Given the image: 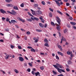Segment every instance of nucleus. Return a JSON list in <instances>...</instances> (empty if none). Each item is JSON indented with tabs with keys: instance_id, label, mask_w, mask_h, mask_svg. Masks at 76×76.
Listing matches in <instances>:
<instances>
[{
	"instance_id": "52",
	"label": "nucleus",
	"mask_w": 76,
	"mask_h": 76,
	"mask_svg": "<svg viewBox=\"0 0 76 76\" xmlns=\"http://www.w3.org/2000/svg\"><path fill=\"white\" fill-rule=\"evenodd\" d=\"M2 20L4 21V20H6V18H4V17H2Z\"/></svg>"
},
{
	"instance_id": "43",
	"label": "nucleus",
	"mask_w": 76,
	"mask_h": 76,
	"mask_svg": "<svg viewBox=\"0 0 76 76\" xmlns=\"http://www.w3.org/2000/svg\"><path fill=\"white\" fill-rule=\"evenodd\" d=\"M10 19L9 18H7L6 19V20L7 21V22H9V21L10 20Z\"/></svg>"
},
{
	"instance_id": "33",
	"label": "nucleus",
	"mask_w": 76,
	"mask_h": 76,
	"mask_svg": "<svg viewBox=\"0 0 76 76\" xmlns=\"http://www.w3.org/2000/svg\"><path fill=\"white\" fill-rule=\"evenodd\" d=\"M49 15L50 17H52V16H53V14H52V13L50 12L49 14Z\"/></svg>"
},
{
	"instance_id": "7",
	"label": "nucleus",
	"mask_w": 76,
	"mask_h": 76,
	"mask_svg": "<svg viewBox=\"0 0 76 76\" xmlns=\"http://www.w3.org/2000/svg\"><path fill=\"white\" fill-rule=\"evenodd\" d=\"M31 12H32V14H33V15H36V11H34V10L32 9H31Z\"/></svg>"
},
{
	"instance_id": "44",
	"label": "nucleus",
	"mask_w": 76,
	"mask_h": 76,
	"mask_svg": "<svg viewBox=\"0 0 76 76\" xmlns=\"http://www.w3.org/2000/svg\"><path fill=\"white\" fill-rule=\"evenodd\" d=\"M49 10L51 11V12H53V10L52 9H51V8H49Z\"/></svg>"
},
{
	"instance_id": "55",
	"label": "nucleus",
	"mask_w": 76,
	"mask_h": 76,
	"mask_svg": "<svg viewBox=\"0 0 76 76\" xmlns=\"http://www.w3.org/2000/svg\"><path fill=\"white\" fill-rule=\"evenodd\" d=\"M41 21L42 22V23H44V20L43 19H42V20H41Z\"/></svg>"
},
{
	"instance_id": "13",
	"label": "nucleus",
	"mask_w": 76,
	"mask_h": 76,
	"mask_svg": "<svg viewBox=\"0 0 76 76\" xmlns=\"http://www.w3.org/2000/svg\"><path fill=\"white\" fill-rule=\"evenodd\" d=\"M9 57V55L7 54V55L5 56V58L6 60H7Z\"/></svg>"
},
{
	"instance_id": "12",
	"label": "nucleus",
	"mask_w": 76,
	"mask_h": 76,
	"mask_svg": "<svg viewBox=\"0 0 76 76\" xmlns=\"http://www.w3.org/2000/svg\"><path fill=\"white\" fill-rule=\"evenodd\" d=\"M57 53L58 54H59V55H60L61 56H63V54L62 53H61L60 52L58 51L57 52Z\"/></svg>"
},
{
	"instance_id": "11",
	"label": "nucleus",
	"mask_w": 76,
	"mask_h": 76,
	"mask_svg": "<svg viewBox=\"0 0 76 76\" xmlns=\"http://www.w3.org/2000/svg\"><path fill=\"white\" fill-rule=\"evenodd\" d=\"M56 28H57V30H58V31H60V26L58 25L57 26Z\"/></svg>"
},
{
	"instance_id": "1",
	"label": "nucleus",
	"mask_w": 76,
	"mask_h": 76,
	"mask_svg": "<svg viewBox=\"0 0 76 76\" xmlns=\"http://www.w3.org/2000/svg\"><path fill=\"white\" fill-rule=\"evenodd\" d=\"M56 64L57 66H56V65H53V66L55 68V69H57V70L59 73H61V72H64V73L65 72V71H64L65 70L64 69H63V66L61 65H60V64L57 63H56ZM58 67H59L61 69Z\"/></svg>"
},
{
	"instance_id": "38",
	"label": "nucleus",
	"mask_w": 76,
	"mask_h": 76,
	"mask_svg": "<svg viewBox=\"0 0 76 76\" xmlns=\"http://www.w3.org/2000/svg\"><path fill=\"white\" fill-rule=\"evenodd\" d=\"M56 58L57 60H59V57H58V56L57 55L56 56Z\"/></svg>"
},
{
	"instance_id": "59",
	"label": "nucleus",
	"mask_w": 76,
	"mask_h": 76,
	"mask_svg": "<svg viewBox=\"0 0 76 76\" xmlns=\"http://www.w3.org/2000/svg\"><path fill=\"white\" fill-rule=\"evenodd\" d=\"M24 39L25 40H27V37H25L24 38Z\"/></svg>"
},
{
	"instance_id": "41",
	"label": "nucleus",
	"mask_w": 76,
	"mask_h": 76,
	"mask_svg": "<svg viewBox=\"0 0 76 76\" xmlns=\"http://www.w3.org/2000/svg\"><path fill=\"white\" fill-rule=\"evenodd\" d=\"M34 6H35V7H38V4H35L34 5Z\"/></svg>"
},
{
	"instance_id": "64",
	"label": "nucleus",
	"mask_w": 76,
	"mask_h": 76,
	"mask_svg": "<svg viewBox=\"0 0 76 76\" xmlns=\"http://www.w3.org/2000/svg\"><path fill=\"white\" fill-rule=\"evenodd\" d=\"M17 37L18 38H20V37H19V35H17Z\"/></svg>"
},
{
	"instance_id": "50",
	"label": "nucleus",
	"mask_w": 76,
	"mask_h": 76,
	"mask_svg": "<svg viewBox=\"0 0 76 76\" xmlns=\"http://www.w3.org/2000/svg\"><path fill=\"white\" fill-rule=\"evenodd\" d=\"M24 65L25 66L27 67V63H24Z\"/></svg>"
},
{
	"instance_id": "37",
	"label": "nucleus",
	"mask_w": 76,
	"mask_h": 76,
	"mask_svg": "<svg viewBox=\"0 0 76 76\" xmlns=\"http://www.w3.org/2000/svg\"><path fill=\"white\" fill-rule=\"evenodd\" d=\"M10 47H11V48H12V49H13V48H15V46H14L13 45H11L10 46Z\"/></svg>"
},
{
	"instance_id": "25",
	"label": "nucleus",
	"mask_w": 76,
	"mask_h": 76,
	"mask_svg": "<svg viewBox=\"0 0 76 76\" xmlns=\"http://www.w3.org/2000/svg\"><path fill=\"white\" fill-rule=\"evenodd\" d=\"M14 71L16 73H19V71L16 69H15Z\"/></svg>"
},
{
	"instance_id": "54",
	"label": "nucleus",
	"mask_w": 76,
	"mask_h": 76,
	"mask_svg": "<svg viewBox=\"0 0 76 76\" xmlns=\"http://www.w3.org/2000/svg\"><path fill=\"white\" fill-rule=\"evenodd\" d=\"M67 26L68 28H70V27H71V26H70V25L69 24H67Z\"/></svg>"
},
{
	"instance_id": "3",
	"label": "nucleus",
	"mask_w": 76,
	"mask_h": 76,
	"mask_svg": "<svg viewBox=\"0 0 76 76\" xmlns=\"http://www.w3.org/2000/svg\"><path fill=\"white\" fill-rule=\"evenodd\" d=\"M36 14L37 15H41L42 14V11L39 10H37L36 11Z\"/></svg>"
},
{
	"instance_id": "47",
	"label": "nucleus",
	"mask_w": 76,
	"mask_h": 76,
	"mask_svg": "<svg viewBox=\"0 0 76 76\" xmlns=\"http://www.w3.org/2000/svg\"><path fill=\"white\" fill-rule=\"evenodd\" d=\"M66 6H70V4H69V3H66Z\"/></svg>"
},
{
	"instance_id": "46",
	"label": "nucleus",
	"mask_w": 76,
	"mask_h": 76,
	"mask_svg": "<svg viewBox=\"0 0 76 76\" xmlns=\"http://www.w3.org/2000/svg\"><path fill=\"white\" fill-rule=\"evenodd\" d=\"M31 73L32 75H35V72H34V71H32L31 72Z\"/></svg>"
},
{
	"instance_id": "2",
	"label": "nucleus",
	"mask_w": 76,
	"mask_h": 76,
	"mask_svg": "<svg viewBox=\"0 0 76 76\" xmlns=\"http://www.w3.org/2000/svg\"><path fill=\"white\" fill-rule=\"evenodd\" d=\"M12 13L9 11H7V13H10V14H11V15H17V13L14 10H12Z\"/></svg>"
},
{
	"instance_id": "27",
	"label": "nucleus",
	"mask_w": 76,
	"mask_h": 76,
	"mask_svg": "<svg viewBox=\"0 0 76 76\" xmlns=\"http://www.w3.org/2000/svg\"><path fill=\"white\" fill-rule=\"evenodd\" d=\"M6 2H7V3H10L11 1H12V0H6Z\"/></svg>"
},
{
	"instance_id": "23",
	"label": "nucleus",
	"mask_w": 76,
	"mask_h": 76,
	"mask_svg": "<svg viewBox=\"0 0 76 76\" xmlns=\"http://www.w3.org/2000/svg\"><path fill=\"white\" fill-rule=\"evenodd\" d=\"M26 20L27 21H28V22H32V20H31V19L29 18L27 19Z\"/></svg>"
},
{
	"instance_id": "26",
	"label": "nucleus",
	"mask_w": 76,
	"mask_h": 76,
	"mask_svg": "<svg viewBox=\"0 0 76 76\" xmlns=\"http://www.w3.org/2000/svg\"><path fill=\"white\" fill-rule=\"evenodd\" d=\"M62 39L63 41H66V39L64 38L63 36H62Z\"/></svg>"
},
{
	"instance_id": "20",
	"label": "nucleus",
	"mask_w": 76,
	"mask_h": 76,
	"mask_svg": "<svg viewBox=\"0 0 76 76\" xmlns=\"http://www.w3.org/2000/svg\"><path fill=\"white\" fill-rule=\"evenodd\" d=\"M45 45L46 47H49V45H48V43H46L45 44Z\"/></svg>"
},
{
	"instance_id": "18",
	"label": "nucleus",
	"mask_w": 76,
	"mask_h": 76,
	"mask_svg": "<svg viewBox=\"0 0 76 76\" xmlns=\"http://www.w3.org/2000/svg\"><path fill=\"white\" fill-rule=\"evenodd\" d=\"M57 12L58 13H59L60 15H63V13H62V12H61L60 11L58 10L57 11Z\"/></svg>"
},
{
	"instance_id": "24",
	"label": "nucleus",
	"mask_w": 76,
	"mask_h": 76,
	"mask_svg": "<svg viewBox=\"0 0 76 76\" xmlns=\"http://www.w3.org/2000/svg\"><path fill=\"white\" fill-rule=\"evenodd\" d=\"M44 42H47V43H48V41L47 40V38H45L44 39Z\"/></svg>"
},
{
	"instance_id": "62",
	"label": "nucleus",
	"mask_w": 76,
	"mask_h": 76,
	"mask_svg": "<svg viewBox=\"0 0 76 76\" xmlns=\"http://www.w3.org/2000/svg\"><path fill=\"white\" fill-rule=\"evenodd\" d=\"M3 41H4V40H3V39L0 40V42H3Z\"/></svg>"
},
{
	"instance_id": "9",
	"label": "nucleus",
	"mask_w": 76,
	"mask_h": 76,
	"mask_svg": "<svg viewBox=\"0 0 76 76\" xmlns=\"http://www.w3.org/2000/svg\"><path fill=\"white\" fill-rule=\"evenodd\" d=\"M58 47L59 49H60V50L61 51H63V49H62V47L60 45H58Z\"/></svg>"
},
{
	"instance_id": "4",
	"label": "nucleus",
	"mask_w": 76,
	"mask_h": 76,
	"mask_svg": "<svg viewBox=\"0 0 76 76\" xmlns=\"http://www.w3.org/2000/svg\"><path fill=\"white\" fill-rule=\"evenodd\" d=\"M56 18L57 19V20H56L58 23L59 25H60V21H61V20H60V19L58 17H56Z\"/></svg>"
},
{
	"instance_id": "45",
	"label": "nucleus",
	"mask_w": 76,
	"mask_h": 76,
	"mask_svg": "<svg viewBox=\"0 0 76 76\" xmlns=\"http://www.w3.org/2000/svg\"><path fill=\"white\" fill-rule=\"evenodd\" d=\"M45 2H44V1H42V4L43 5H45Z\"/></svg>"
},
{
	"instance_id": "28",
	"label": "nucleus",
	"mask_w": 76,
	"mask_h": 76,
	"mask_svg": "<svg viewBox=\"0 0 76 76\" xmlns=\"http://www.w3.org/2000/svg\"><path fill=\"white\" fill-rule=\"evenodd\" d=\"M20 7H24V4L23 3H22L21 4H20Z\"/></svg>"
},
{
	"instance_id": "57",
	"label": "nucleus",
	"mask_w": 76,
	"mask_h": 76,
	"mask_svg": "<svg viewBox=\"0 0 76 76\" xmlns=\"http://www.w3.org/2000/svg\"><path fill=\"white\" fill-rule=\"evenodd\" d=\"M25 58H26V60H28V58H27L26 56H25Z\"/></svg>"
},
{
	"instance_id": "49",
	"label": "nucleus",
	"mask_w": 76,
	"mask_h": 76,
	"mask_svg": "<svg viewBox=\"0 0 76 76\" xmlns=\"http://www.w3.org/2000/svg\"><path fill=\"white\" fill-rule=\"evenodd\" d=\"M69 19H70V20H73V18H72V17H69Z\"/></svg>"
},
{
	"instance_id": "22",
	"label": "nucleus",
	"mask_w": 76,
	"mask_h": 76,
	"mask_svg": "<svg viewBox=\"0 0 76 76\" xmlns=\"http://www.w3.org/2000/svg\"><path fill=\"white\" fill-rule=\"evenodd\" d=\"M11 22H12V23H14V22H15V23H17V22L16 21V20H11Z\"/></svg>"
},
{
	"instance_id": "6",
	"label": "nucleus",
	"mask_w": 76,
	"mask_h": 76,
	"mask_svg": "<svg viewBox=\"0 0 76 76\" xmlns=\"http://www.w3.org/2000/svg\"><path fill=\"white\" fill-rule=\"evenodd\" d=\"M0 11L1 13H3V14H4V13H6V11H4V10L3 9H0Z\"/></svg>"
},
{
	"instance_id": "14",
	"label": "nucleus",
	"mask_w": 76,
	"mask_h": 76,
	"mask_svg": "<svg viewBox=\"0 0 76 76\" xmlns=\"http://www.w3.org/2000/svg\"><path fill=\"white\" fill-rule=\"evenodd\" d=\"M68 64H73V62L69 60L68 61Z\"/></svg>"
},
{
	"instance_id": "60",
	"label": "nucleus",
	"mask_w": 76,
	"mask_h": 76,
	"mask_svg": "<svg viewBox=\"0 0 76 76\" xmlns=\"http://www.w3.org/2000/svg\"><path fill=\"white\" fill-rule=\"evenodd\" d=\"M18 20H20V21H21V20H22V19L19 18H18Z\"/></svg>"
},
{
	"instance_id": "51",
	"label": "nucleus",
	"mask_w": 76,
	"mask_h": 76,
	"mask_svg": "<svg viewBox=\"0 0 76 76\" xmlns=\"http://www.w3.org/2000/svg\"><path fill=\"white\" fill-rule=\"evenodd\" d=\"M38 39H36V40L34 41V42H35V43H37L38 42Z\"/></svg>"
},
{
	"instance_id": "31",
	"label": "nucleus",
	"mask_w": 76,
	"mask_h": 76,
	"mask_svg": "<svg viewBox=\"0 0 76 76\" xmlns=\"http://www.w3.org/2000/svg\"><path fill=\"white\" fill-rule=\"evenodd\" d=\"M58 33H59V37L60 38H61V33L60 32H58Z\"/></svg>"
},
{
	"instance_id": "42",
	"label": "nucleus",
	"mask_w": 76,
	"mask_h": 76,
	"mask_svg": "<svg viewBox=\"0 0 76 76\" xmlns=\"http://www.w3.org/2000/svg\"><path fill=\"white\" fill-rule=\"evenodd\" d=\"M26 34H27V35H30V34H31V33H30V32L29 31L27 32Z\"/></svg>"
},
{
	"instance_id": "36",
	"label": "nucleus",
	"mask_w": 76,
	"mask_h": 76,
	"mask_svg": "<svg viewBox=\"0 0 76 76\" xmlns=\"http://www.w3.org/2000/svg\"><path fill=\"white\" fill-rule=\"evenodd\" d=\"M67 32V29H65V30H64V32L65 34H66V32Z\"/></svg>"
},
{
	"instance_id": "5",
	"label": "nucleus",
	"mask_w": 76,
	"mask_h": 76,
	"mask_svg": "<svg viewBox=\"0 0 76 76\" xmlns=\"http://www.w3.org/2000/svg\"><path fill=\"white\" fill-rule=\"evenodd\" d=\"M18 58L20 61H24V59L21 56H19Z\"/></svg>"
},
{
	"instance_id": "63",
	"label": "nucleus",
	"mask_w": 76,
	"mask_h": 76,
	"mask_svg": "<svg viewBox=\"0 0 76 76\" xmlns=\"http://www.w3.org/2000/svg\"><path fill=\"white\" fill-rule=\"evenodd\" d=\"M45 25L44 26V28H46V27L47 26V24H45Z\"/></svg>"
},
{
	"instance_id": "34",
	"label": "nucleus",
	"mask_w": 76,
	"mask_h": 76,
	"mask_svg": "<svg viewBox=\"0 0 76 76\" xmlns=\"http://www.w3.org/2000/svg\"><path fill=\"white\" fill-rule=\"evenodd\" d=\"M66 70L67 71V72H70V70L69 68L66 69Z\"/></svg>"
},
{
	"instance_id": "56",
	"label": "nucleus",
	"mask_w": 76,
	"mask_h": 76,
	"mask_svg": "<svg viewBox=\"0 0 76 76\" xmlns=\"http://www.w3.org/2000/svg\"><path fill=\"white\" fill-rule=\"evenodd\" d=\"M27 48H29V49H31H31L32 48V47H29V46Z\"/></svg>"
},
{
	"instance_id": "32",
	"label": "nucleus",
	"mask_w": 76,
	"mask_h": 76,
	"mask_svg": "<svg viewBox=\"0 0 76 76\" xmlns=\"http://www.w3.org/2000/svg\"><path fill=\"white\" fill-rule=\"evenodd\" d=\"M26 71L28 72H31V69L30 68H28L26 69Z\"/></svg>"
},
{
	"instance_id": "58",
	"label": "nucleus",
	"mask_w": 76,
	"mask_h": 76,
	"mask_svg": "<svg viewBox=\"0 0 76 76\" xmlns=\"http://www.w3.org/2000/svg\"><path fill=\"white\" fill-rule=\"evenodd\" d=\"M19 49H21V46H19L18 47Z\"/></svg>"
},
{
	"instance_id": "48",
	"label": "nucleus",
	"mask_w": 76,
	"mask_h": 76,
	"mask_svg": "<svg viewBox=\"0 0 76 76\" xmlns=\"http://www.w3.org/2000/svg\"><path fill=\"white\" fill-rule=\"evenodd\" d=\"M53 72L54 74H55V75H56L57 74V72H56V71H53Z\"/></svg>"
},
{
	"instance_id": "30",
	"label": "nucleus",
	"mask_w": 76,
	"mask_h": 76,
	"mask_svg": "<svg viewBox=\"0 0 76 76\" xmlns=\"http://www.w3.org/2000/svg\"><path fill=\"white\" fill-rule=\"evenodd\" d=\"M31 51H32L33 52H35V49L32 48L31 49Z\"/></svg>"
},
{
	"instance_id": "39",
	"label": "nucleus",
	"mask_w": 76,
	"mask_h": 76,
	"mask_svg": "<svg viewBox=\"0 0 76 76\" xmlns=\"http://www.w3.org/2000/svg\"><path fill=\"white\" fill-rule=\"evenodd\" d=\"M40 69L41 70H44V67L43 66L41 67H40Z\"/></svg>"
},
{
	"instance_id": "10",
	"label": "nucleus",
	"mask_w": 76,
	"mask_h": 76,
	"mask_svg": "<svg viewBox=\"0 0 76 76\" xmlns=\"http://www.w3.org/2000/svg\"><path fill=\"white\" fill-rule=\"evenodd\" d=\"M39 26H40V27H41V28H44V25H43V24H42V23H39Z\"/></svg>"
},
{
	"instance_id": "40",
	"label": "nucleus",
	"mask_w": 76,
	"mask_h": 76,
	"mask_svg": "<svg viewBox=\"0 0 76 76\" xmlns=\"http://www.w3.org/2000/svg\"><path fill=\"white\" fill-rule=\"evenodd\" d=\"M34 19H35V20H38L39 19L38 18H35V17H34Z\"/></svg>"
},
{
	"instance_id": "61",
	"label": "nucleus",
	"mask_w": 76,
	"mask_h": 76,
	"mask_svg": "<svg viewBox=\"0 0 76 76\" xmlns=\"http://www.w3.org/2000/svg\"><path fill=\"white\" fill-rule=\"evenodd\" d=\"M37 62H38V63H40V62L41 61H40V60H37Z\"/></svg>"
},
{
	"instance_id": "17",
	"label": "nucleus",
	"mask_w": 76,
	"mask_h": 76,
	"mask_svg": "<svg viewBox=\"0 0 76 76\" xmlns=\"http://www.w3.org/2000/svg\"><path fill=\"white\" fill-rule=\"evenodd\" d=\"M35 76H37L38 75H40V73H39V72H37L35 73Z\"/></svg>"
},
{
	"instance_id": "29",
	"label": "nucleus",
	"mask_w": 76,
	"mask_h": 76,
	"mask_svg": "<svg viewBox=\"0 0 76 76\" xmlns=\"http://www.w3.org/2000/svg\"><path fill=\"white\" fill-rule=\"evenodd\" d=\"M51 24L52 25V26H55V24L53 22H51Z\"/></svg>"
},
{
	"instance_id": "21",
	"label": "nucleus",
	"mask_w": 76,
	"mask_h": 76,
	"mask_svg": "<svg viewBox=\"0 0 76 76\" xmlns=\"http://www.w3.org/2000/svg\"><path fill=\"white\" fill-rule=\"evenodd\" d=\"M70 23L72 25H75L76 24V23H74L73 22H70Z\"/></svg>"
},
{
	"instance_id": "35",
	"label": "nucleus",
	"mask_w": 76,
	"mask_h": 76,
	"mask_svg": "<svg viewBox=\"0 0 76 76\" xmlns=\"http://www.w3.org/2000/svg\"><path fill=\"white\" fill-rule=\"evenodd\" d=\"M36 31L37 32H42V30H38V29H36Z\"/></svg>"
},
{
	"instance_id": "15",
	"label": "nucleus",
	"mask_w": 76,
	"mask_h": 76,
	"mask_svg": "<svg viewBox=\"0 0 76 76\" xmlns=\"http://www.w3.org/2000/svg\"><path fill=\"white\" fill-rule=\"evenodd\" d=\"M13 9H15V10H19L18 7L17 6L14 7Z\"/></svg>"
},
{
	"instance_id": "19",
	"label": "nucleus",
	"mask_w": 76,
	"mask_h": 76,
	"mask_svg": "<svg viewBox=\"0 0 76 76\" xmlns=\"http://www.w3.org/2000/svg\"><path fill=\"white\" fill-rule=\"evenodd\" d=\"M67 54H68V55H70L71 54H72V52H69V51H67Z\"/></svg>"
},
{
	"instance_id": "8",
	"label": "nucleus",
	"mask_w": 76,
	"mask_h": 76,
	"mask_svg": "<svg viewBox=\"0 0 76 76\" xmlns=\"http://www.w3.org/2000/svg\"><path fill=\"white\" fill-rule=\"evenodd\" d=\"M7 7H13V5L12 4H7Z\"/></svg>"
},
{
	"instance_id": "53",
	"label": "nucleus",
	"mask_w": 76,
	"mask_h": 76,
	"mask_svg": "<svg viewBox=\"0 0 76 76\" xmlns=\"http://www.w3.org/2000/svg\"><path fill=\"white\" fill-rule=\"evenodd\" d=\"M28 64L29 65V66H32V64L31 63H28Z\"/></svg>"
},
{
	"instance_id": "16",
	"label": "nucleus",
	"mask_w": 76,
	"mask_h": 76,
	"mask_svg": "<svg viewBox=\"0 0 76 76\" xmlns=\"http://www.w3.org/2000/svg\"><path fill=\"white\" fill-rule=\"evenodd\" d=\"M56 2V4L58 6H60V3H59L57 1H55Z\"/></svg>"
}]
</instances>
